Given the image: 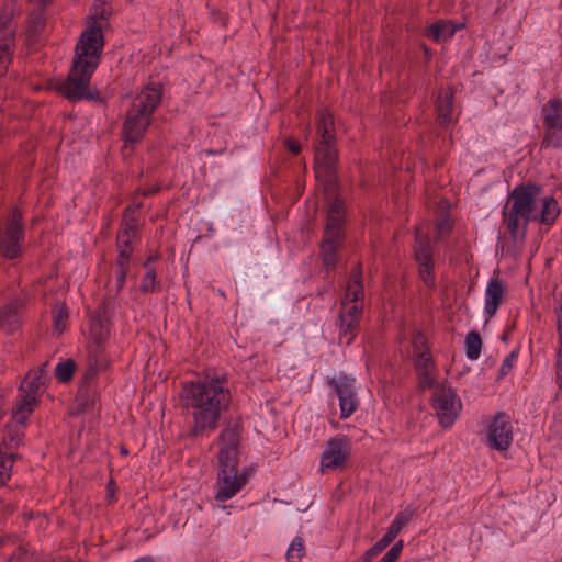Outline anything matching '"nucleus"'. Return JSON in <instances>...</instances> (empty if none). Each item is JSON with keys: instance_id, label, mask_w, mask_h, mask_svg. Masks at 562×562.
<instances>
[{"instance_id": "obj_46", "label": "nucleus", "mask_w": 562, "mask_h": 562, "mask_svg": "<svg viewBox=\"0 0 562 562\" xmlns=\"http://www.w3.org/2000/svg\"><path fill=\"white\" fill-rule=\"evenodd\" d=\"M402 549H403V540H398L396 543H394L392 546V548L389 550V552L398 559L400 554L402 552Z\"/></svg>"}, {"instance_id": "obj_7", "label": "nucleus", "mask_w": 562, "mask_h": 562, "mask_svg": "<svg viewBox=\"0 0 562 562\" xmlns=\"http://www.w3.org/2000/svg\"><path fill=\"white\" fill-rule=\"evenodd\" d=\"M342 225V201L339 198H335L328 207L325 236L321 246L323 262L330 268H334L337 262V250L341 246L344 237Z\"/></svg>"}, {"instance_id": "obj_29", "label": "nucleus", "mask_w": 562, "mask_h": 562, "mask_svg": "<svg viewBox=\"0 0 562 562\" xmlns=\"http://www.w3.org/2000/svg\"><path fill=\"white\" fill-rule=\"evenodd\" d=\"M304 553L305 548L303 539L300 537H295L286 551V560L288 562H297L302 559Z\"/></svg>"}, {"instance_id": "obj_9", "label": "nucleus", "mask_w": 562, "mask_h": 562, "mask_svg": "<svg viewBox=\"0 0 562 562\" xmlns=\"http://www.w3.org/2000/svg\"><path fill=\"white\" fill-rule=\"evenodd\" d=\"M46 382L31 372L26 374L21 383L19 400L13 411V418L18 423L23 424L32 414L34 406L37 404L38 394L45 390Z\"/></svg>"}, {"instance_id": "obj_40", "label": "nucleus", "mask_w": 562, "mask_h": 562, "mask_svg": "<svg viewBox=\"0 0 562 562\" xmlns=\"http://www.w3.org/2000/svg\"><path fill=\"white\" fill-rule=\"evenodd\" d=\"M93 13L92 19L93 20H104L110 15V11L106 9V5H93Z\"/></svg>"}, {"instance_id": "obj_39", "label": "nucleus", "mask_w": 562, "mask_h": 562, "mask_svg": "<svg viewBox=\"0 0 562 562\" xmlns=\"http://www.w3.org/2000/svg\"><path fill=\"white\" fill-rule=\"evenodd\" d=\"M517 356L516 353L513 351L510 352L506 358L505 360L503 361L502 366H501V373L503 375L507 374L510 369L513 368V364H514V361L516 360Z\"/></svg>"}, {"instance_id": "obj_34", "label": "nucleus", "mask_w": 562, "mask_h": 562, "mask_svg": "<svg viewBox=\"0 0 562 562\" xmlns=\"http://www.w3.org/2000/svg\"><path fill=\"white\" fill-rule=\"evenodd\" d=\"M117 250L119 255L115 261L116 270H128L133 249L122 248Z\"/></svg>"}, {"instance_id": "obj_16", "label": "nucleus", "mask_w": 562, "mask_h": 562, "mask_svg": "<svg viewBox=\"0 0 562 562\" xmlns=\"http://www.w3.org/2000/svg\"><path fill=\"white\" fill-rule=\"evenodd\" d=\"M240 431L241 425L239 423L229 424L222 430L218 437L221 443L218 461L238 462Z\"/></svg>"}, {"instance_id": "obj_24", "label": "nucleus", "mask_w": 562, "mask_h": 562, "mask_svg": "<svg viewBox=\"0 0 562 562\" xmlns=\"http://www.w3.org/2000/svg\"><path fill=\"white\" fill-rule=\"evenodd\" d=\"M3 29L0 26V77L4 76L8 65L11 63L13 53V37L8 33L2 36Z\"/></svg>"}, {"instance_id": "obj_53", "label": "nucleus", "mask_w": 562, "mask_h": 562, "mask_svg": "<svg viewBox=\"0 0 562 562\" xmlns=\"http://www.w3.org/2000/svg\"><path fill=\"white\" fill-rule=\"evenodd\" d=\"M94 373H95V370L93 368L89 369L87 374H86V378H90V376L94 375Z\"/></svg>"}, {"instance_id": "obj_52", "label": "nucleus", "mask_w": 562, "mask_h": 562, "mask_svg": "<svg viewBox=\"0 0 562 562\" xmlns=\"http://www.w3.org/2000/svg\"><path fill=\"white\" fill-rule=\"evenodd\" d=\"M158 191V188L149 189L148 191H144V195H151L155 194Z\"/></svg>"}, {"instance_id": "obj_13", "label": "nucleus", "mask_w": 562, "mask_h": 562, "mask_svg": "<svg viewBox=\"0 0 562 562\" xmlns=\"http://www.w3.org/2000/svg\"><path fill=\"white\" fill-rule=\"evenodd\" d=\"M24 238L22 214L13 210L0 240V251L7 259H15L21 254V241Z\"/></svg>"}, {"instance_id": "obj_10", "label": "nucleus", "mask_w": 562, "mask_h": 562, "mask_svg": "<svg viewBox=\"0 0 562 562\" xmlns=\"http://www.w3.org/2000/svg\"><path fill=\"white\" fill-rule=\"evenodd\" d=\"M217 492L215 499L226 502L234 497L246 485L247 477L238 472V462L218 461Z\"/></svg>"}, {"instance_id": "obj_33", "label": "nucleus", "mask_w": 562, "mask_h": 562, "mask_svg": "<svg viewBox=\"0 0 562 562\" xmlns=\"http://www.w3.org/2000/svg\"><path fill=\"white\" fill-rule=\"evenodd\" d=\"M419 266V277L426 286L435 285L434 263H422Z\"/></svg>"}, {"instance_id": "obj_54", "label": "nucleus", "mask_w": 562, "mask_h": 562, "mask_svg": "<svg viewBox=\"0 0 562 562\" xmlns=\"http://www.w3.org/2000/svg\"><path fill=\"white\" fill-rule=\"evenodd\" d=\"M558 335H559V344H560L559 351L562 352V331L558 333Z\"/></svg>"}, {"instance_id": "obj_26", "label": "nucleus", "mask_w": 562, "mask_h": 562, "mask_svg": "<svg viewBox=\"0 0 562 562\" xmlns=\"http://www.w3.org/2000/svg\"><path fill=\"white\" fill-rule=\"evenodd\" d=\"M52 313H53L54 329L58 334L64 333L66 327H67V321H68V317H69V313H68L67 306L64 303L63 304H56L53 307Z\"/></svg>"}, {"instance_id": "obj_5", "label": "nucleus", "mask_w": 562, "mask_h": 562, "mask_svg": "<svg viewBox=\"0 0 562 562\" xmlns=\"http://www.w3.org/2000/svg\"><path fill=\"white\" fill-rule=\"evenodd\" d=\"M363 284L361 266H356L345 289V295L340 303L337 326L339 338L350 345L359 333V323L363 311Z\"/></svg>"}, {"instance_id": "obj_22", "label": "nucleus", "mask_w": 562, "mask_h": 562, "mask_svg": "<svg viewBox=\"0 0 562 562\" xmlns=\"http://www.w3.org/2000/svg\"><path fill=\"white\" fill-rule=\"evenodd\" d=\"M458 26L450 22L437 21L427 29L426 35L435 42L440 43L451 38L456 34Z\"/></svg>"}, {"instance_id": "obj_42", "label": "nucleus", "mask_w": 562, "mask_h": 562, "mask_svg": "<svg viewBox=\"0 0 562 562\" xmlns=\"http://www.w3.org/2000/svg\"><path fill=\"white\" fill-rule=\"evenodd\" d=\"M0 26L3 29L2 36L9 33L14 38V31L10 27V18L9 16L0 18Z\"/></svg>"}, {"instance_id": "obj_55", "label": "nucleus", "mask_w": 562, "mask_h": 562, "mask_svg": "<svg viewBox=\"0 0 562 562\" xmlns=\"http://www.w3.org/2000/svg\"><path fill=\"white\" fill-rule=\"evenodd\" d=\"M502 340H503V341H506V340H507V334H506V333H504V334H503V336H502Z\"/></svg>"}, {"instance_id": "obj_12", "label": "nucleus", "mask_w": 562, "mask_h": 562, "mask_svg": "<svg viewBox=\"0 0 562 562\" xmlns=\"http://www.w3.org/2000/svg\"><path fill=\"white\" fill-rule=\"evenodd\" d=\"M351 443L346 435H336L326 442L321 454L322 472L334 471L346 465L350 458Z\"/></svg>"}, {"instance_id": "obj_14", "label": "nucleus", "mask_w": 562, "mask_h": 562, "mask_svg": "<svg viewBox=\"0 0 562 562\" xmlns=\"http://www.w3.org/2000/svg\"><path fill=\"white\" fill-rule=\"evenodd\" d=\"M513 442V425L506 413H497L487 429V446L497 451H506Z\"/></svg>"}, {"instance_id": "obj_30", "label": "nucleus", "mask_w": 562, "mask_h": 562, "mask_svg": "<svg viewBox=\"0 0 562 562\" xmlns=\"http://www.w3.org/2000/svg\"><path fill=\"white\" fill-rule=\"evenodd\" d=\"M158 288L157 272L155 269H146V273L143 276L139 290L143 293L155 292Z\"/></svg>"}, {"instance_id": "obj_1", "label": "nucleus", "mask_w": 562, "mask_h": 562, "mask_svg": "<svg viewBox=\"0 0 562 562\" xmlns=\"http://www.w3.org/2000/svg\"><path fill=\"white\" fill-rule=\"evenodd\" d=\"M179 398L192 419L190 435L201 438L217 429L222 415L229 408L232 392L226 375L209 369L182 382Z\"/></svg>"}, {"instance_id": "obj_20", "label": "nucleus", "mask_w": 562, "mask_h": 562, "mask_svg": "<svg viewBox=\"0 0 562 562\" xmlns=\"http://www.w3.org/2000/svg\"><path fill=\"white\" fill-rule=\"evenodd\" d=\"M453 93L450 89H441L437 95L436 110L438 122L445 126L452 122Z\"/></svg>"}, {"instance_id": "obj_37", "label": "nucleus", "mask_w": 562, "mask_h": 562, "mask_svg": "<svg viewBox=\"0 0 562 562\" xmlns=\"http://www.w3.org/2000/svg\"><path fill=\"white\" fill-rule=\"evenodd\" d=\"M384 546L376 541L371 548H369L363 554L362 562H370L375 555L384 550Z\"/></svg>"}, {"instance_id": "obj_45", "label": "nucleus", "mask_w": 562, "mask_h": 562, "mask_svg": "<svg viewBox=\"0 0 562 562\" xmlns=\"http://www.w3.org/2000/svg\"><path fill=\"white\" fill-rule=\"evenodd\" d=\"M286 148L294 155H297L301 151L300 144L294 139H286L285 142Z\"/></svg>"}, {"instance_id": "obj_38", "label": "nucleus", "mask_w": 562, "mask_h": 562, "mask_svg": "<svg viewBox=\"0 0 562 562\" xmlns=\"http://www.w3.org/2000/svg\"><path fill=\"white\" fill-rule=\"evenodd\" d=\"M398 533L400 531L390 525L386 533L379 541L384 546V548H386L397 537Z\"/></svg>"}, {"instance_id": "obj_19", "label": "nucleus", "mask_w": 562, "mask_h": 562, "mask_svg": "<svg viewBox=\"0 0 562 562\" xmlns=\"http://www.w3.org/2000/svg\"><path fill=\"white\" fill-rule=\"evenodd\" d=\"M505 294V285L498 278H492L485 290V306L484 312L488 317L496 314L499 305L503 302Z\"/></svg>"}, {"instance_id": "obj_25", "label": "nucleus", "mask_w": 562, "mask_h": 562, "mask_svg": "<svg viewBox=\"0 0 562 562\" xmlns=\"http://www.w3.org/2000/svg\"><path fill=\"white\" fill-rule=\"evenodd\" d=\"M465 355L470 360H476L481 356L482 339L477 331H470L464 339Z\"/></svg>"}, {"instance_id": "obj_2", "label": "nucleus", "mask_w": 562, "mask_h": 562, "mask_svg": "<svg viewBox=\"0 0 562 562\" xmlns=\"http://www.w3.org/2000/svg\"><path fill=\"white\" fill-rule=\"evenodd\" d=\"M540 192L535 183L517 186L509 192L502 210V224L515 241L525 240L531 221L551 226L560 215L558 201L553 196L540 198Z\"/></svg>"}, {"instance_id": "obj_23", "label": "nucleus", "mask_w": 562, "mask_h": 562, "mask_svg": "<svg viewBox=\"0 0 562 562\" xmlns=\"http://www.w3.org/2000/svg\"><path fill=\"white\" fill-rule=\"evenodd\" d=\"M21 304L11 302L0 310V327L8 331L14 330L19 326V310Z\"/></svg>"}, {"instance_id": "obj_18", "label": "nucleus", "mask_w": 562, "mask_h": 562, "mask_svg": "<svg viewBox=\"0 0 562 562\" xmlns=\"http://www.w3.org/2000/svg\"><path fill=\"white\" fill-rule=\"evenodd\" d=\"M414 368L422 390L436 387L437 369L432 356H422L414 359Z\"/></svg>"}, {"instance_id": "obj_4", "label": "nucleus", "mask_w": 562, "mask_h": 562, "mask_svg": "<svg viewBox=\"0 0 562 562\" xmlns=\"http://www.w3.org/2000/svg\"><path fill=\"white\" fill-rule=\"evenodd\" d=\"M161 98L162 86L157 82L148 83L134 97L122 127V138L125 143L133 145L144 137Z\"/></svg>"}, {"instance_id": "obj_35", "label": "nucleus", "mask_w": 562, "mask_h": 562, "mask_svg": "<svg viewBox=\"0 0 562 562\" xmlns=\"http://www.w3.org/2000/svg\"><path fill=\"white\" fill-rule=\"evenodd\" d=\"M90 333H91V336L98 342H101L105 338L106 330L104 329V326L99 318L92 321Z\"/></svg>"}, {"instance_id": "obj_50", "label": "nucleus", "mask_w": 562, "mask_h": 562, "mask_svg": "<svg viewBox=\"0 0 562 562\" xmlns=\"http://www.w3.org/2000/svg\"><path fill=\"white\" fill-rule=\"evenodd\" d=\"M133 562H155V559L151 555H145L136 559Z\"/></svg>"}, {"instance_id": "obj_21", "label": "nucleus", "mask_w": 562, "mask_h": 562, "mask_svg": "<svg viewBox=\"0 0 562 562\" xmlns=\"http://www.w3.org/2000/svg\"><path fill=\"white\" fill-rule=\"evenodd\" d=\"M414 254L418 265L434 263V252L430 239L424 234L420 227H417L415 232Z\"/></svg>"}, {"instance_id": "obj_51", "label": "nucleus", "mask_w": 562, "mask_h": 562, "mask_svg": "<svg viewBox=\"0 0 562 562\" xmlns=\"http://www.w3.org/2000/svg\"><path fill=\"white\" fill-rule=\"evenodd\" d=\"M108 4V0H94V3L93 5H106Z\"/></svg>"}, {"instance_id": "obj_27", "label": "nucleus", "mask_w": 562, "mask_h": 562, "mask_svg": "<svg viewBox=\"0 0 562 562\" xmlns=\"http://www.w3.org/2000/svg\"><path fill=\"white\" fill-rule=\"evenodd\" d=\"M75 369V361L72 359H66L56 366L55 376L59 382L67 383L71 380Z\"/></svg>"}, {"instance_id": "obj_32", "label": "nucleus", "mask_w": 562, "mask_h": 562, "mask_svg": "<svg viewBox=\"0 0 562 562\" xmlns=\"http://www.w3.org/2000/svg\"><path fill=\"white\" fill-rule=\"evenodd\" d=\"M14 457L13 453L8 457L0 454V485L10 479Z\"/></svg>"}, {"instance_id": "obj_36", "label": "nucleus", "mask_w": 562, "mask_h": 562, "mask_svg": "<svg viewBox=\"0 0 562 562\" xmlns=\"http://www.w3.org/2000/svg\"><path fill=\"white\" fill-rule=\"evenodd\" d=\"M451 229L452 223L449 217L446 216L441 218L436 225L437 238L440 239L442 236L449 234Z\"/></svg>"}, {"instance_id": "obj_43", "label": "nucleus", "mask_w": 562, "mask_h": 562, "mask_svg": "<svg viewBox=\"0 0 562 562\" xmlns=\"http://www.w3.org/2000/svg\"><path fill=\"white\" fill-rule=\"evenodd\" d=\"M47 366H48V361H45L41 367H38L35 370H31L30 372L33 373L34 375L38 376L40 379L47 381L48 380V375L46 372Z\"/></svg>"}, {"instance_id": "obj_6", "label": "nucleus", "mask_w": 562, "mask_h": 562, "mask_svg": "<svg viewBox=\"0 0 562 562\" xmlns=\"http://www.w3.org/2000/svg\"><path fill=\"white\" fill-rule=\"evenodd\" d=\"M316 133L318 137L315 148L316 172L318 173L321 168L325 171H331L337 162L338 154L334 117L326 110L317 112Z\"/></svg>"}, {"instance_id": "obj_3", "label": "nucleus", "mask_w": 562, "mask_h": 562, "mask_svg": "<svg viewBox=\"0 0 562 562\" xmlns=\"http://www.w3.org/2000/svg\"><path fill=\"white\" fill-rule=\"evenodd\" d=\"M103 46L101 25L93 23L82 32L68 77L55 82L56 91L70 101L94 100L97 94L89 91V85L99 66Z\"/></svg>"}, {"instance_id": "obj_48", "label": "nucleus", "mask_w": 562, "mask_h": 562, "mask_svg": "<svg viewBox=\"0 0 562 562\" xmlns=\"http://www.w3.org/2000/svg\"><path fill=\"white\" fill-rule=\"evenodd\" d=\"M557 330H558V333L562 331V303L560 304L559 310H558Z\"/></svg>"}, {"instance_id": "obj_28", "label": "nucleus", "mask_w": 562, "mask_h": 562, "mask_svg": "<svg viewBox=\"0 0 562 562\" xmlns=\"http://www.w3.org/2000/svg\"><path fill=\"white\" fill-rule=\"evenodd\" d=\"M413 357L414 359L422 356H431L430 349L427 345V338L422 331H416L412 340Z\"/></svg>"}, {"instance_id": "obj_47", "label": "nucleus", "mask_w": 562, "mask_h": 562, "mask_svg": "<svg viewBox=\"0 0 562 562\" xmlns=\"http://www.w3.org/2000/svg\"><path fill=\"white\" fill-rule=\"evenodd\" d=\"M158 258H159V256H158V255H150V256L145 260V262H144V268H145V269H154V268L151 267V263H153L154 261H156Z\"/></svg>"}, {"instance_id": "obj_15", "label": "nucleus", "mask_w": 562, "mask_h": 562, "mask_svg": "<svg viewBox=\"0 0 562 562\" xmlns=\"http://www.w3.org/2000/svg\"><path fill=\"white\" fill-rule=\"evenodd\" d=\"M330 385L339 398L340 418L350 417L359 406L357 397L356 380L347 375H339L337 379L330 380Z\"/></svg>"}, {"instance_id": "obj_11", "label": "nucleus", "mask_w": 562, "mask_h": 562, "mask_svg": "<svg viewBox=\"0 0 562 562\" xmlns=\"http://www.w3.org/2000/svg\"><path fill=\"white\" fill-rule=\"evenodd\" d=\"M542 112L546 132L541 147H562V101L560 99L550 100L543 106Z\"/></svg>"}, {"instance_id": "obj_41", "label": "nucleus", "mask_w": 562, "mask_h": 562, "mask_svg": "<svg viewBox=\"0 0 562 562\" xmlns=\"http://www.w3.org/2000/svg\"><path fill=\"white\" fill-rule=\"evenodd\" d=\"M127 271L128 270L115 271L116 292H120L124 288Z\"/></svg>"}, {"instance_id": "obj_44", "label": "nucleus", "mask_w": 562, "mask_h": 562, "mask_svg": "<svg viewBox=\"0 0 562 562\" xmlns=\"http://www.w3.org/2000/svg\"><path fill=\"white\" fill-rule=\"evenodd\" d=\"M557 383H558L559 387H562V352L561 351H558Z\"/></svg>"}, {"instance_id": "obj_49", "label": "nucleus", "mask_w": 562, "mask_h": 562, "mask_svg": "<svg viewBox=\"0 0 562 562\" xmlns=\"http://www.w3.org/2000/svg\"><path fill=\"white\" fill-rule=\"evenodd\" d=\"M397 558L390 553L389 551L382 557L380 562H396Z\"/></svg>"}, {"instance_id": "obj_17", "label": "nucleus", "mask_w": 562, "mask_h": 562, "mask_svg": "<svg viewBox=\"0 0 562 562\" xmlns=\"http://www.w3.org/2000/svg\"><path fill=\"white\" fill-rule=\"evenodd\" d=\"M139 206L140 204H132L124 210L121 226L116 236L117 249H132V241L137 236L138 220L136 213Z\"/></svg>"}, {"instance_id": "obj_8", "label": "nucleus", "mask_w": 562, "mask_h": 562, "mask_svg": "<svg viewBox=\"0 0 562 562\" xmlns=\"http://www.w3.org/2000/svg\"><path fill=\"white\" fill-rule=\"evenodd\" d=\"M430 405L438 418L439 425L443 428H450L462 411L460 397L451 386L445 384L436 385L430 398Z\"/></svg>"}, {"instance_id": "obj_31", "label": "nucleus", "mask_w": 562, "mask_h": 562, "mask_svg": "<svg viewBox=\"0 0 562 562\" xmlns=\"http://www.w3.org/2000/svg\"><path fill=\"white\" fill-rule=\"evenodd\" d=\"M415 510L411 507H406L405 509L398 512L392 521V526L395 527L400 532L402 529L407 526L413 519Z\"/></svg>"}, {"instance_id": "obj_56", "label": "nucleus", "mask_w": 562, "mask_h": 562, "mask_svg": "<svg viewBox=\"0 0 562 562\" xmlns=\"http://www.w3.org/2000/svg\"><path fill=\"white\" fill-rule=\"evenodd\" d=\"M121 452H122L123 454H126V453H127V450H126V449H122V450H121Z\"/></svg>"}]
</instances>
